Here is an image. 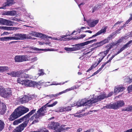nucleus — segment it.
<instances>
[{
	"label": "nucleus",
	"mask_w": 132,
	"mask_h": 132,
	"mask_svg": "<svg viewBox=\"0 0 132 132\" xmlns=\"http://www.w3.org/2000/svg\"><path fill=\"white\" fill-rule=\"evenodd\" d=\"M94 49V48H92L90 50H89L87 51H86L84 53V55H85L86 54H88L90 52L92 51Z\"/></svg>",
	"instance_id": "obj_43"
},
{
	"label": "nucleus",
	"mask_w": 132,
	"mask_h": 132,
	"mask_svg": "<svg viewBox=\"0 0 132 132\" xmlns=\"http://www.w3.org/2000/svg\"><path fill=\"white\" fill-rule=\"evenodd\" d=\"M45 74L44 72V70L43 69H40L39 70L38 75L39 76H42Z\"/></svg>",
	"instance_id": "obj_42"
},
{
	"label": "nucleus",
	"mask_w": 132,
	"mask_h": 132,
	"mask_svg": "<svg viewBox=\"0 0 132 132\" xmlns=\"http://www.w3.org/2000/svg\"><path fill=\"white\" fill-rule=\"evenodd\" d=\"M85 42L80 44H76L75 45H72V46H76L77 50H80L82 48V47L85 46Z\"/></svg>",
	"instance_id": "obj_20"
},
{
	"label": "nucleus",
	"mask_w": 132,
	"mask_h": 132,
	"mask_svg": "<svg viewBox=\"0 0 132 132\" xmlns=\"http://www.w3.org/2000/svg\"><path fill=\"white\" fill-rule=\"evenodd\" d=\"M29 111L28 108L23 106L18 107L15 110V111L11 115L10 120L12 121L22 115Z\"/></svg>",
	"instance_id": "obj_2"
},
{
	"label": "nucleus",
	"mask_w": 132,
	"mask_h": 132,
	"mask_svg": "<svg viewBox=\"0 0 132 132\" xmlns=\"http://www.w3.org/2000/svg\"><path fill=\"white\" fill-rule=\"evenodd\" d=\"M124 132H132V128L128 129Z\"/></svg>",
	"instance_id": "obj_64"
},
{
	"label": "nucleus",
	"mask_w": 132,
	"mask_h": 132,
	"mask_svg": "<svg viewBox=\"0 0 132 132\" xmlns=\"http://www.w3.org/2000/svg\"><path fill=\"white\" fill-rule=\"evenodd\" d=\"M26 120V119L24 118V117L19 119H18L15 120L13 123L14 125H16L18 124L19 123H21L24 121Z\"/></svg>",
	"instance_id": "obj_23"
},
{
	"label": "nucleus",
	"mask_w": 132,
	"mask_h": 132,
	"mask_svg": "<svg viewBox=\"0 0 132 132\" xmlns=\"http://www.w3.org/2000/svg\"><path fill=\"white\" fill-rule=\"evenodd\" d=\"M94 94L90 95L89 97V100L85 98L79 100L74 103L73 106H77V107L87 105L90 106L92 104L97 102L98 101L96 98H94Z\"/></svg>",
	"instance_id": "obj_1"
},
{
	"label": "nucleus",
	"mask_w": 132,
	"mask_h": 132,
	"mask_svg": "<svg viewBox=\"0 0 132 132\" xmlns=\"http://www.w3.org/2000/svg\"><path fill=\"white\" fill-rule=\"evenodd\" d=\"M106 47L108 49L106 51V52H107V51H108V53L110 50L112 48V45H110L107 46Z\"/></svg>",
	"instance_id": "obj_46"
},
{
	"label": "nucleus",
	"mask_w": 132,
	"mask_h": 132,
	"mask_svg": "<svg viewBox=\"0 0 132 132\" xmlns=\"http://www.w3.org/2000/svg\"><path fill=\"white\" fill-rule=\"evenodd\" d=\"M127 89L129 92L132 91V85L129 86L127 88Z\"/></svg>",
	"instance_id": "obj_53"
},
{
	"label": "nucleus",
	"mask_w": 132,
	"mask_h": 132,
	"mask_svg": "<svg viewBox=\"0 0 132 132\" xmlns=\"http://www.w3.org/2000/svg\"><path fill=\"white\" fill-rule=\"evenodd\" d=\"M30 132H48L47 130H45L43 129L38 130L36 131H31Z\"/></svg>",
	"instance_id": "obj_48"
},
{
	"label": "nucleus",
	"mask_w": 132,
	"mask_h": 132,
	"mask_svg": "<svg viewBox=\"0 0 132 132\" xmlns=\"http://www.w3.org/2000/svg\"><path fill=\"white\" fill-rule=\"evenodd\" d=\"M16 13V12L15 11H9L5 12L4 14L7 15L14 16Z\"/></svg>",
	"instance_id": "obj_21"
},
{
	"label": "nucleus",
	"mask_w": 132,
	"mask_h": 132,
	"mask_svg": "<svg viewBox=\"0 0 132 132\" xmlns=\"http://www.w3.org/2000/svg\"><path fill=\"white\" fill-rule=\"evenodd\" d=\"M117 55V54H115L114 55H113L111 57L109 60H108V61L106 62H107V63H108L109 62H110L111 61V60L114 57V56L116 55Z\"/></svg>",
	"instance_id": "obj_51"
},
{
	"label": "nucleus",
	"mask_w": 132,
	"mask_h": 132,
	"mask_svg": "<svg viewBox=\"0 0 132 132\" xmlns=\"http://www.w3.org/2000/svg\"><path fill=\"white\" fill-rule=\"evenodd\" d=\"M132 43V40L129 41L126 44L124 45L123 47L121 48L118 51V52L117 53V54H119L125 48H126L128 47L129 46V45Z\"/></svg>",
	"instance_id": "obj_19"
},
{
	"label": "nucleus",
	"mask_w": 132,
	"mask_h": 132,
	"mask_svg": "<svg viewBox=\"0 0 132 132\" xmlns=\"http://www.w3.org/2000/svg\"><path fill=\"white\" fill-rule=\"evenodd\" d=\"M113 94V92H111L109 93L108 95H106L105 93H104L102 94L97 96L96 97H95V98H96V100H98L97 101V102H98L100 100H102L104 99V98H107L109 96H111Z\"/></svg>",
	"instance_id": "obj_11"
},
{
	"label": "nucleus",
	"mask_w": 132,
	"mask_h": 132,
	"mask_svg": "<svg viewBox=\"0 0 132 132\" xmlns=\"http://www.w3.org/2000/svg\"><path fill=\"white\" fill-rule=\"evenodd\" d=\"M50 102H49L48 103H47L48 104L47 105V107H53V106L55 105L57 103V101H55L54 102L53 104H51L48 105V103H49Z\"/></svg>",
	"instance_id": "obj_40"
},
{
	"label": "nucleus",
	"mask_w": 132,
	"mask_h": 132,
	"mask_svg": "<svg viewBox=\"0 0 132 132\" xmlns=\"http://www.w3.org/2000/svg\"><path fill=\"white\" fill-rule=\"evenodd\" d=\"M66 93V92L65 91V90L63 91H62L61 92H60L58 94H56V96L59 95H60L61 94H62L63 93Z\"/></svg>",
	"instance_id": "obj_57"
},
{
	"label": "nucleus",
	"mask_w": 132,
	"mask_h": 132,
	"mask_svg": "<svg viewBox=\"0 0 132 132\" xmlns=\"http://www.w3.org/2000/svg\"><path fill=\"white\" fill-rule=\"evenodd\" d=\"M13 21L10 20L0 18V24L2 25H6L8 26H13Z\"/></svg>",
	"instance_id": "obj_10"
},
{
	"label": "nucleus",
	"mask_w": 132,
	"mask_h": 132,
	"mask_svg": "<svg viewBox=\"0 0 132 132\" xmlns=\"http://www.w3.org/2000/svg\"><path fill=\"white\" fill-rule=\"evenodd\" d=\"M34 50H36V51H54V50L53 49H39L37 48H34Z\"/></svg>",
	"instance_id": "obj_29"
},
{
	"label": "nucleus",
	"mask_w": 132,
	"mask_h": 132,
	"mask_svg": "<svg viewBox=\"0 0 132 132\" xmlns=\"http://www.w3.org/2000/svg\"><path fill=\"white\" fill-rule=\"evenodd\" d=\"M30 82L29 83V86L34 87H37L38 85H40L42 84H43L42 81H39L38 82H36L34 81H32L30 80Z\"/></svg>",
	"instance_id": "obj_15"
},
{
	"label": "nucleus",
	"mask_w": 132,
	"mask_h": 132,
	"mask_svg": "<svg viewBox=\"0 0 132 132\" xmlns=\"http://www.w3.org/2000/svg\"><path fill=\"white\" fill-rule=\"evenodd\" d=\"M65 111H70L71 110V107L70 106H68L67 107H64Z\"/></svg>",
	"instance_id": "obj_47"
},
{
	"label": "nucleus",
	"mask_w": 132,
	"mask_h": 132,
	"mask_svg": "<svg viewBox=\"0 0 132 132\" xmlns=\"http://www.w3.org/2000/svg\"><path fill=\"white\" fill-rule=\"evenodd\" d=\"M31 98L30 97L25 96L24 97H20L19 101L22 103H26L31 99Z\"/></svg>",
	"instance_id": "obj_16"
},
{
	"label": "nucleus",
	"mask_w": 132,
	"mask_h": 132,
	"mask_svg": "<svg viewBox=\"0 0 132 132\" xmlns=\"http://www.w3.org/2000/svg\"><path fill=\"white\" fill-rule=\"evenodd\" d=\"M55 112H65L64 107H59L57 111H55Z\"/></svg>",
	"instance_id": "obj_31"
},
{
	"label": "nucleus",
	"mask_w": 132,
	"mask_h": 132,
	"mask_svg": "<svg viewBox=\"0 0 132 132\" xmlns=\"http://www.w3.org/2000/svg\"><path fill=\"white\" fill-rule=\"evenodd\" d=\"M97 41V39H94V40H91L90 41H87L86 42H85V43L86 44V45H87L89 44H92L94 42H96Z\"/></svg>",
	"instance_id": "obj_34"
},
{
	"label": "nucleus",
	"mask_w": 132,
	"mask_h": 132,
	"mask_svg": "<svg viewBox=\"0 0 132 132\" xmlns=\"http://www.w3.org/2000/svg\"><path fill=\"white\" fill-rule=\"evenodd\" d=\"M101 62V61H100L99 60L98 61V62H95L91 66V67H90L89 68V69L87 71V72H88L89 71L92 70L93 68H95Z\"/></svg>",
	"instance_id": "obj_26"
},
{
	"label": "nucleus",
	"mask_w": 132,
	"mask_h": 132,
	"mask_svg": "<svg viewBox=\"0 0 132 132\" xmlns=\"http://www.w3.org/2000/svg\"><path fill=\"white\" fill-rule=\"evenodd\" d=\"M111 38V37H109L107 38V39H105L104 40H103L104 44H105L108 42Z\"/></svg>",
	"instance_id": "obj_45"
},
{
	"label": "nucleus",
	"mask_w": 132,
	"mask_h": 132,
	"mask_svg": "<svg viewBox=\"0 0 132 132\" xmlns=\"http://www.w3.org/2000/svg\"><path fill=\"white\" fill-rule=\"evenodd\" d=\"M76 88V86H73L70 88L66 89L65 90L66 93L69 91L74 90V89Z\"/></svg>",
	"instance_id": "obj_39"
},
{
	"label": "nucleus",
	"mask_w": 132,
	"mask_h": 132,
	"mask_svg": "<svg viewBox=\"0 0 132 132\" xmlns=\"http://www.w3.org/2000/svg\"><path fill=\"white\" fill-rule=\"evenodd\" d=\"M30 80H24L23 85L25 86H29Z\"/></svg>",
	"instance_id": "obj_32"
},
{
	"label": "nucleus",
	"mask_w": 132,
	"mask_h": 132,
	"mask_svg": "<svg viewBox=\"0 0 132 132\" xmlns=\"http://www.w3.org/2000/svg\"><path fill=\"white\" fill-rule=\"evenodd\" d=\"M15 2L13 0H7L6 2L4 3V4L6 7L10 6L14 4Z\"/></svg>",
	"instance_id": "obj_24"
},
{
	"label": "nucleus",
	"mask_w": 132,
	"mask_h": 132,
	"mask_svg": "<svg viewBox=\"0 0 132 132\" xmlns=\"http://www.w3.org/2000/svg\"><path fill=\"white\" fill-rule=\"evenodd\" d=\"M97 44H99L100 45L99 46H101L104 44V42H103V40L102 41L100 42L97 43Z\"/></svg>",
	"instance_id": "obj_56"
},
{
	"label": "nucleus",
	"mask_w": 132,
	"mask_h": 132,
	"mask_svg": "<svg viewBox=\"0 0 132 132\" xmlns=\"http://www.w3.org/2000/svg\"><path fill=\"white\" fill-rule=\"evenodd\" d=\"M98 35H99L98 34L97 32L95 34L93 35L92 36V37H90L88 39H90V38H93V37H95L97 36Z\"/></svg>",
	"instance_id": "obj_61"
},
{
	"label": "nucleus",
	"mask_w": 132,
	"mask_h": 132,
	"mask_svg": "<svg viewBox=\"0 0 132 132\" xmlns=\"http://www.w3.org/2000/svg\"><path fill=\"white\" fill-rule=\"evenodd\" d=\"M10 40H23L25 39H30L31 37L26 34H18L13 35L12 37H10Z\"/></svg>",
	"instance_id": "obj_5"
},
{
	"label": "nucleus",
	"mask_w": 132,
	"mask_h": 132,
	"mask_svg": "<svg viewBox=\"0 0 132 132\" xmlns=\"http://www.w3.org/2000/svg\"><path fill=\"white\" fill-rule=\"evenodd\" d=\"M21 74H23V76H22V77H21V78H23V77L24 78H29V75H28L26 74H24L23 73H21Z\"/></svg>",
	"instance_id": "obj_44"
},
{
	"label": "nucleus",
	"mask_w": 132,
	"mask_h": 132,
	"mask_svg": "<svg viewBox=\"0 0 132 132\" xmlns=\"http://www.w3.org/2000/svg\"><path fill=\"white\" fill-rule=\"evenodd\" d=\"M64 49L67 51H71V48L65 47Z\"/></svg>",
	"instance_id": "obj_58"
},
{
	"label": "nucleus",
	"mask_w": 132,
	"mask_h": 132,
	"mask_svg": "<svg viewBox=\"0 0 132 132\" xmlns=\"http://www.w3.org/2000/svg\"><path fill=\"white\" fill-rule=\"evenodd\" d=\"M75 47L71 48V51H77L76 46Z\"/></svg>",
	"instance_id": "obj_59"
},
{
	"label": "nucleus",
	"mask_w": 132,
	"mask_h": 132,
	"mask_svg": "<svg viewBox=\"0 0 132 132\" xmlns=\"http://www.w3.org/2000/svg\"><path fill=\"white\" fill-rule=\"evenodd\" d=\"M27 57L25 55H16L14 59L15 62H20L26 61L27 59Z\"/></svg>",
	"instance_id": "obj_9"
},
{
	"label": "nucleus",
	"mask_w": 132,
	"mask_h": 132,
	"mask_svg": "<svg viewBox=\"0 0 132 132\" xmlns=\"http://www.w3.org/2000/svg\"><path fill=\"white\" fill-rule=\"evenodd\" d=\"M74 115V116L75 117H80L81 116H82V114H78L77 113L75 114H73Z\"/></svg>",
	"instance_id": "obj_54"
},
{
	"label": "nucleus",
	"mask_w": 132,
	"mask_h": 132,
	"mask_svg": "<svg viewBox=\"0 0 132 132\" xmlns=\"http://www.w3.org/2000/svg\"><path fill=\"white\" fill-rule=\"evenodd\" d=\"M107 28V27L105 26L103 27L99 31L97 32L99 35H100L102 34H105L106 31V29Z\"/></svg>",
	"instance_id": "obj_27"
},
{
	"label": "nucleus",
	"mask_w": 132,
	"mask_h": 132,
	"mask_svg": "<svg viewBox=\"0 0 132 132\" xmlns=\"http://www.w3.org/2000/svg\"><path fill=\"white\" fill-rule=\"evenodd\" d=\"M108 63L107 62H105L104 63V64H103L102 66L101 67L100 69H101V70L104 67V66L107 64Z\"/></svg>",
	"instance_id": "obj_62"
},
{
	"label": "nucleus",
	"mask_w": 132,
	"mask_h": 132,
	"mask_svg": "<svg viewBox=\"0 0 132 132\" xmlns=\"http://www.w3.org/2000/svg\"><path fill=\"white\" fill-rule=\"evenodd\" d=\"M128 38V37L127 36L122 37L121 38V39H120V40H118V42H120V41H120V42H121V41H122V40H123V39H127Z\"/></svg>",
	"instance_id": "obj_55"
},
{
	"label": "nucleus",
	"mask_w": 132,
	"mask_h": 132,
	"mask_svg": "<svg viewBox=\"0 0 132 132\" xmlns=\"http://www.w3.org/2000/svg\"><path fill=\"white\" fill-rule=\"evenodd\" d=\"M50 82H46L44 83L43 85L47 87L49 86H51L50 84Z\"/></svg>",
	"instance_id": "obj_52"
},
{
	"label": "nucleus",
	"mask_w": 132,
	"mask_h": 132,
	"mask_svg": "<svg viewBox=\"0 0 132 132\" xmlns=\"http://www.w3.org/2000/svg\"><path fill=\"white\" fill-rule=\"evenodd\" d=\"M49 128L53 129L55 132H64L61 126L58 123L52 122L48 125Z\"/></svg>",
	"instance_id": "obj_4"
},
{
	"label": "nucleus",
	"mask_w": 132,
	"mask_h": 132,
	"mask_svg": "<svg viewBox=\"0 0 132 132\" xmlns=\"http://www.w3.org/2000/svg\"><path fill=\"white\" fill-rule=\"evenodd\" d=\"M28 121V120H26L23 123L17 127L16 129L13 130V132H21L24 129V128L27 126Z\"/></svg>",
	"instance_id": "obj_8"
},
{
	"label": "nucleus",
	"mask_w": 132,
	"mask_h": 132,
	"mask_svg": "<svg viewBox=\"0 0 132 132\" xmlns=\"http://www.w3.org/2000/svg\"><path fill=\"white\" fill-rule=\"evenodd\" d=\"M108 54V52L105 51L103 52H101L99 54V56L101 57L99 58V60L101 62L102 60Z\"/></svg>",
	"instance_id": "obj_22"
},
{
	"label": "nucleus",
	"mask_w": 132,
	"mask_h": 132,
	"mask_svg": "<svg viewBox=\"0 0 132 132\" xmlns=\"http://www.w3.org/2000/svg\"><path fill=\"white\" fill-rule=\"evenodd\" d=\"M66 35H63L59 37H53L52 39L54 40L60 41H67L69 40V39L67 38Z\"/></svg>",
	"instance_id": "obj_17"
},
{
	"label": "nucleus",
	"mask_w": 132,
	"mask_h": 132,
	"mask_svg": "<svg viewBox=\"0 0 132 132\" xmlns=\"http://www.w3.org/2000/svg\"><path fill=\"white\" fill-rule=\"evenodd\" d=\"M48 103L43 106L37 112V113L32 116L29 119L30 121L33 120L32 124H34L38 121V119L42 116H44L47 112V105Z\"/></svg>",
	"instance_id": "obj_3"
},
{
	"label": "nucleus",
	"mask_w": 132,
	"mask_h": 132,
	"mask_svg": "<svg viewBox=\"0 0 132 132\" xmlns=\"http://www.w3.org/2000/svg\"><path fill=\"white\" fill-rule=\"evenodd\" d=\"M65 83H57L56 82H52L51 84H50V85L51 86L53 85H63Z\"/></svg>",
	"instance_id": "obj_41"
},
{
	"label": "nucleus",
	"mask_w": 132,
	"mask_h": 132,
	"mask_svg": "<svg viewBox=\"0 0 132 132\" xmlns=\"http://www.w3.org/2000/svg\"><path fill=\"white\" fill-rule=\"evenodd\" d=\"M117 55V54H115L114 55H113L111 57L109 60H108V61L106 62H107V63H108L109 62H110L111 61V60L114 57V56L116 55Z\"/></svg>",
	"instance_id": "obj_50"
},
{
	"label": "nucleus",
	"mask_w": 132,
	"mask_h": 132,
	"mask_svg": "<svg viewBox=\"0 0 132 132\" xmlns=\"http://www.w3.org/2000/svg\"><path fill=\"white\" fill-rule=\"evenodd\" d=\"M36 109L32 110L28 114L24 116V118L26 119V120H28V118L32 115L36 111Z\"/></svg>",
	"instance_id": "obj_25"
},
{
	"label": "nucleus",
	"mask_w": 132,
	"mask_h": 132,
	"mask_svg": "<svg viewBox=\"0 0 132 132\" xmlns=\"http://www.w3.org/2000/svg\"><path fill=\"white\" fill-rule=\"evenodd\" d=\"M117 55V54H115L114 55H113L111 57L109 60H108V61L106 62H107V63H108L109 62H110L111 61V60L114 57V56L116 55Z\"/></svg>",
	"instance_id": "obj_49"
},
{
	"label": "nucleus",
	"mask_w": 132,
	"mask_h": 132,
	"mask_svg": "<svg viewBox=\"0 0 132 132\" xmlns=\"http://www.w3.org/2000/svg\"><path fill=\"white\" fill-rule=\"evenodd\" d=\"M45 44H46V45H48L50 46H52V44L50 42H47L46 43H45Z\"/></svg>",
	"instance_id": "obj_63"
},
{
	"label": "nucleus",
	"mask_w": 132,
	"mask_h": 132,
	"mask_svg": "<svg viewBox=\"0 0 132 132\" xmlns=\"http://www.w3.org/2000/svg\"><path fill=\"white\" fill-rule=\"evenodd\" d=\"M123 111H132V106L128 107L127 108L122 109Z\"/></svg>",
	"instance_id": "obj_38"
},
{
	"label": "nucleus",
	"mask_w": 132,
	"mask_h": 132,
	"mask_svg": "<svg viewBox=\"0 0 132 132\" xmlns=\"http://www.w3.org/2000/svg\"><path fill=\"white\" fill-rule=\"evenodd\" d=\"M9 69V68L7 67H0V72H3L5 71H7Z\"/></svg>",
	"instance_id": "obj_30"
},
{
	"label": "nucleus",
	"mask_w": 132,
	"mask_h": 132,
	"mask_svg": "<svg viewBox=\"0 0 132 132\" xmlns=\"http://www.w3.org/2000/svg\"><path fill=\"white\" fill-rule=\"evenodd\" d=\"M11 94L12 91L10 88L5 89L3 88L0 93V95L4 98H6L11 95Z\"/></svg>",
	"instance_id": "obj_7"
},
{
	"label": "nucleus",
	"mask_w": 132,
	"mask_h": 132,
	"mask_svg": "<svg viewBox=\"0 0 132 132\" xmlns=\"http://www.w3.org/2000/svg\"><path fill=\"white\" fill-rule=\"evenodd\" d=\"M18 77V78L17 79V82L23 85L24 80L22 79V78H20L19 77Z\"/></svg>",
	"instance_id": "obj_33"
},
{
	"label": "nucleus",
	"mask_w": 132,
	"mask_h": 132,
	"mask_svg": "<svg viewBox=\"0 0 132 132\" xmlns=\"http://www.w3.org/2000/svg\"><path fill=\"white\" fill-rule=\"evenodd\" d=\"M10 40V37H4L0 38V40L1 41H5Z\"/></svg>",
	"instance_id": "obj_36"
},
{
	"label": "nucleus",
	"mask_w": 132,
	"mask_h": 132,
	"mask_svg": "<svg viewBox=\"0 0 132 132\" xmlns=\"http://www.w3.org/2000/svg\"><path fill=\"white\" fill-rule=\"evenodd\" d=\"M125 103L123 101H118L117 103H111L105 106L104 108L116 109H118L119 107L122 106Z\"/></svg>",
	"instance_id": "obj_6"
},
{
	"label": "nucleus",
	"mask_w": 132,
	"mask_h": 132,
	"mask_svg": "<svg viewBox=\"0 0 132 132\" xmlns=\"http://www.w3.org/2000/svg\"><path fill=\"white\" fill-rule=\"evenodd\" d=\"M125 89V88L122 86H119L115 87L114 89V92L116 94H117L119 92H120Z\"/></svg>",
	"instance_id": "obj_18"
},
{
	"label": "nucleus",
	"mask_w": 132,
	"mask_h": 132,
	"mask_svg": "<svg viewBox=\"0 0 132 132\" xmlns=\"http://www.w3.org/2000/svg\"><path fill=\"white\" fill-rule=\"evenodd\" d=\"M12 27H0V29H3L7 30H12Z\"/></svg>",
	"instance_id": "obj_35"
},
{
	"label": "nucleus",
	"mask_w": 132,
	"mask_h": 132,
	"mask_svg": "<svg viewBox=\"0 0 132 132\" xmlns=\"http://www.w3.org/2000/svg\"><path fill=\"white\" fill-rule=\"evenodd\" d=\"M12 20L17 21H21V20L20 19L15 18H13L12 19Z\"/></svg>",
	"instance_id": "obj_60"
},
{
	"label": "nucleus",
	"mask_w": 132,
	"mask_h": 132,
	"mask_svg": "<svg viewBox=\"0 0 132 132\" xmlns=\"http://www.w3.org/2000/svg\"><path fill=\"white\" fill-rule=\"evenodd\" d=\"M7 73L9 75L13 77H22L23 74H21L20 71L15 72L14 71H12L11 72Z\"/></svg>",
	"instance_id": "obj_13"
},
{
	"label": "nucleus",
	"mask_w": 132,
	"mask_h": 132,
	"mask_svg": "<svg viewBox=\"0 0 132 132\" xmlns=\"http://www.w3.org/2000/svg\"><path fill=\"white\" fill-rule=\"evenodd\" d=\"M86 21L88 25L90 27H94L99 22L98 20H89Z\"/></svg>",
	"instance_id": "obj_14"
},
{
	"label": "nucleus",
	"mask_w": 132,
	"mask_h": 132,
	"mask_svg": "<svg viewBox=\"0 0 132 132\" xmlns=\"http://www.w3.org/2000/svg\"><path fill=\"white\" fill-rule=\"evenodd\" d=\"M86 27H81L80 28H78L76 29V31H74L70 34V35H73V34L74 33L76 32H78V33H80L81 32H83V30L84 29H86Z\"/></svg>",
	"instance_id": "obj_28"
},
{
	"label": "nucleus",
	"mask_w": 132,
	"mask_h": 132,
	"mask_svg": "<svg viewBox=\"0 0 132 132\" xmlns=\"http://www.w3.org/2000/svg\"><path fill=\"white\" fill-rule=\"evenodd\" d=\"M29 35H30L40 38H46L47 37L46 35L45 34L36 32L29 33Z\"/></svg>",
	"instance_id": "obj_12"
},
{
	"label": "nucleus",
	"mask_w": 132,
	"mask_h": 132,
	"mask_svg": "<svg viewBox=\"0 0 132 132\" xmlns=\"http://www.w3.org/2000/svg\"><path fill=\"white\" fill-rule=\"evenodd\" d=\"M4 127V124L1 120H0V131L2 130Z\"/></svg>",
	"instance_id": "obj_37"
}]
</instances>
